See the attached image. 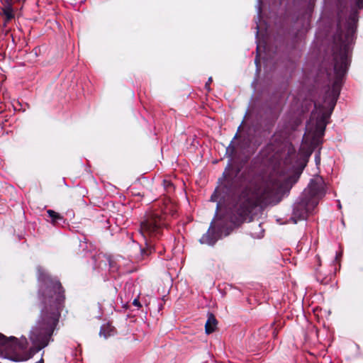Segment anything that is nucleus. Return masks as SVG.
<instances>
[{"instance_id": "obj_1", "label": "nucleus", "mask_w": 363, "mask_h": 363, "mask_svg": "<svg viewBox=\"0 0 363 363\" xmlns=\"http://www.w3.org/2000/svg\"><path fill=\"white\" fill-rule=\"evenodd\" d=\"M249 182L245 172H241L239 167L228 164L211 196L212 201L219 199L217 208L223 204L229 220L235 225L245 223L257 207L271 203L275 194L272 186L255 189Z\"/></svg>"}, {"instance_id": "obj_2", "label": "nucleus", "mask_w": 363, "mask_h": 363, "mask_svg": "<svg viewBox=\"0 0 363 363\" xmlns=\"http://www.w3.org/2000/svg\"><path fill=\"white\" fill-rule=\"evenodd\" d=\"M358 22V13L352 11L346 21L345 30L342 28L341 23L338 21L337 31L334 36L333 61L334 74L328 73V78L333 81V95L326 96L324 103H328V107L324 104L314 103V110L311 117H315V125L313 136V143L316 145L322 143L321 138L324 135L328 120L330 118L340 93V89L348 67L350 64V50L357 30Z\"/></svg>"}, {"instance_id": "obj_3", "label": "nucleus", "mask_w": 363, "mask_h": 363, "mask_svg": "<svg viewBox=\"0 0 363 363\" xmlns=\"http://www.w3.org/2000/svg\"><path fill=\"white\" fill-rule=\"evenodd\" d=\"M40 285L38 289L40 315L30 332L29 338L33 344L24 359L35 354L52 341V336L59 323L61 312L65 307V289L60 281L52 277L40 267L38 269Z\"/></svg>"}, {"instance_id": "obj_4", "label": "nucleus", "mask_w": 363, "mask_h": 363, "mask_svg": "<svg viewBox=\"0 0 363 363\" xmlns=\"http://www.w3.org/2000/svg\"><path fill=\"white\" fill-rule=\"evenodd\" d=\"M176 212V207L170 201H156L141 220L140 233L144 239H160L167 226L168 217L174 216Z\"/></svg>"}, {"instance_id": "obj_5", "label": "nucleus", "mask_w": 363, "mask_h": 363, "mask_svg": "<svg viewBox=\"0 0 363 363\" xmlns=\"http://www.w3.org/2000/svg\"><path fill=\"white\" fill-rule=\"evenodd\" d=\"M325 195L324 182L322 178L311 179L308 188L304 190L301 196L309 201H316V206L319 200Z\"/></svg>"}, {"instance_id": "obj_6", "label": "nucleus", "mask_w": 363, "mask_h": 363, "mask_svg": "<svg viewBox=\"0 0 363 363\" xmlns=\"http://www.w3.org/2000/svg\"><path fill=\"white\" fill-rule=\"evenodd\" d=\"M316 206V201H309L301 196L299 201L294 205L293 216L298 220L306 219Z\"/></svg>"}, {"instance_id": "obj_7", "label": "nucleus", "mask_w": 363, "mask_h": 363, "mask_svg": "<svg viewBox=\"0 0 363 363\" xmlns=\"http://www.w3.org/2000/svg\"><path fill=\"white\" fill-rule=\"evenodd\" d=\"M218 240V233L214 229L213 224L211 223L208 231L204 233L202 237L199 239L201 244H206L211 246H213L217 240Z\"/></svg>"}, {"instance_id": "obj_8", "label": "nucleus", "mask_w": 363, "mask_h": 363, "mask_svg": "<svg viewBox=\"0 0 363 363\" xmlns=\"http://www.w3.org/2000/svg\"><path fill=\"white\" fill-rule=\"evenodd\" d=\"M3 4L1 9V14L4 16V26L6 27V24L14 18V13L12 6V2L1 1Z\"/></svg>"}, {"instance_id": "obj_9", "label": "nucleus", "mask_w": 363, "mask_h": 363, "mask_svg": "<svg viewBox=\"0 0 363 363\" xmlns=\"http://www.w3.org/2000/svg\"><path fill=\"white\" fill-rule=\"evenodd\" d=\"M155 239H145V247L140 249V254L143 259L148 257L150 255L155 252L153 242Z\"/></svg>"}, {"instance_id": "obj_10", "label": "nucleus", "mask_w": 363, "mask_h": 363, "mask_svg": "<svg viewBox=\"0 0 363 363\" xmlns=\"http://www.w3.org/2000/svg\"><path fill=\"white\" fill-rule=\"evenodd\" d=\"M117 333L116 328L109 323L104 324L100 329L99 335L103 336L105 339L113 336Z\"/></svg>"}, {"instance_id": "obj_11", "label": "nucleus", "mask_w": 363, "mask_h": 363, "mask_svg": "<svg viewBox=\"0 0 363 363\" xmlns=\"http://www.w3.org/2000/svg\"><path fill=\"white\" fill-rule=\"evenodd\" d=\"M217 320L213 314L209 313L207 321L205 324V331L206 334H211L216 330Z\"/></svg>"}, {"instance_id": "obj_12", "label": "nucleus", "mask_w": 363, "mask_h": 363, "mask_svg": "<svg viewBox=\"0 0 363 363\" xmlns=\"http://www.w3.org/2000/svg\"><path fill=\"white\" fill-rule=\"evenodd\" d=\"M10 341L13 342V343L15 345H16V346H18V347L21 350H26L28 345V340L26 337H23V338H21L20 340H18V338H16L15 337H11L9 338V342Z\"/></svg>"}, {"instance_id": "obj_13", "label": "nucleus", "mask_w": 363, "mask_h": 363, "mask_svg": "<svg viewBox=\"0 0 363 363\" xmlns=\"http://www.w3.org/2000/svg\"><path fill=\"white\" fill-rule=\"evenodd\" d=\"M47 213L48 214V216L50 218L51 220L50 222L55 225L58 223L59 220H63V216L60 215L59 213L55 212V211L52 209H49L47 211Z\"/></svg>"}, {"instance_id": "obj_14", "label": "nucleus", "mask_w": 363, "mask_h": 363, "mask_svg": "<svg viewBox=\"0 0 363 363\" xmlns=\"http://www.w3.org/2000/svg\"><path fill=\"white\" fill-rule=\"evenodd\" d=\"M9 345V339L0 333V352H1L4 348H6Z\"/></svg>"}, {"instance_id": "obj_15", "label": "nucleus", "mask_w": 363, "mask_h": 363, "mask_svg": "<svg viewBox=\"0 0 363 363\" xmlns=\"http://www.w3.org/2000/svg\"><path fill=\"white\" fill-rule=\"evenodd\" d=\"M162 184H163L164 188L167 191L174 190V185H173V184L172 183L171 181L167 180V179H164L163 182H162Z\"/></svg>"}, {"instance_id": "obj_16", "label": "nucleus", "mask_w": 363, "mask_h": 363, "mask_svg": "<svg viewBox=\"0 0 363 363\" xmlns=\"http://www.w3.org/2000/svg\"><path fill=\"white\" fill-rule=\"evenodd\" d=\"M213 81V79L212 77H209L208 81L206 82V84H205V88L209 91H210V84Z\"/></svg>"}, {"instance_id": "obj_17", "label": "nucleus", "mask_w": 363, "mask_h": 363, "mask_svg": "<svg viewBox=\"0 0 363 363\" xmlns=\"http://www.w3.org/2000/svg\"><path fill=\"white\" fill-rule=\"evenodd\" d=\"M356 6L359 9H363V0H357Z\"/></svg>"}, {"instance_id": "obj_18", "label": "nucleus", "mask_w": 363, "mask_h": 363, "mask_svg": "<svg viewBox=\"0 0 363 363\" xmlns=\"http://www.w3.org/2000/svg\"><path fill=\"white\" fill-rule=\"evenodd\" d=\"M133 305L138 307V308H140L142 306L138 300V298H135L133 301Z\"/></svg>"}, {"instance_id": "obj_19", "label": "nucleus", "mask_w": 363, "mask_h": 363, "mask_svg": "<svg viewBox=\"0 0 363 363\" xmlns=\"http://www.w3.org/2000/svg\"><path fill=\"white\" fill-rule=\"evenodd\" d=\"M255 62L257 65V66L258 67L259 65V55L258 54L257 55V56L255 57Z\"/></svg>"}, {"instance_id": "obj_20", "label": "nucleus", "mask_w": 363, "mask_h": 363, "mask_svg": "<svg viewBox=\"0 0 363 363\" xmlns=\"http://www.w3.org/2000/svg\"><path fill=\"white\" fill-rule=\"evenodd\" d=\"M240 128H241V125H240V126H239L238 130V132L236 133V134H235V136H234V139L238 138L239 137V133H238V132L240 130Z\"/></svg>"}, {"instance_id": "obj_21", "label": "nucleus", "mask_w": 363, "mask_h": 363, "mask_svg": "<svg viewBox=\"0 0 363 363\" xmlns=\"http://www.w3.org/2000/svg\"><path fill=\"white\" fill-rule=\"evenodd\" d=\"M36 363H44V360L43 358H41L38 362H37Z\"/></svg>"}, {"instance_id": "obj_22", "label": "nucleus", "mask_w": 363, "mask_h": 363, "mask_svg": "<svg viewBox=\"0 0 363 363\" xmlns=\"http://www.w3.org/2000/svg\"><path fill=\"white\" fill-rule=\"evenodd\" d=\"M277 332H276V330H274V331H273V335H274V337H276V336H277Z\"/></svg>"}, {"instance_id": "obj_23", "label": "nucleus", "mask_w": 363, "mask_h": 363, "mask_svg": "<svg viewBox=\"0 0 363 363\" xmlns=\"http://www.w3.org/2000/svg\"><path fill=\"white\" fill-rule=\"evenodd\" d=\"M4 1L12 2V0H3Z\"/></svg>"}, {"instance_id": "obj_24", "label": "nucleus", "mask_w": 363, "mask_h": 363, "mask_svg": "<svg viewBox=\"0 0 363 363\" xmlns=\"http://www.w3.org/2000/svg\"><path fill=\"white\" fill-rule=\"evenodd\" d=\"M259 49V45H258V46L257 47V52H258Z\"/></svg>"}]
</instances>
